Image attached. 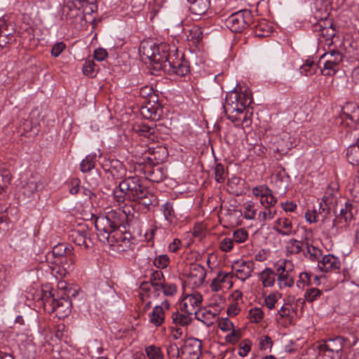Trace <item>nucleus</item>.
<instances>
[{
  "instance_id": "obj_11",
  "label": "nucleus",
  "mask_w": 359,
  "mask_h": 359,
  "mask_svg": "<svg viewBox=\"0 0 359 359\" xmlns=\"http://www.w3.org/2000/svg\"><path fill=\"white\" fill-rule=\"evenodd\" d=\"M225 23L231 32H241L253 23V16L250 11L241 10L229 16Z\"/></svg>"
},
{
  "instance_id": "obj_61",
  "label": "nucleus",
  "mask_w": 359,
  "mask_h": 359,
  "mask_svg": "<svg viewBox=\"0 0 359 359\" xmlns=\"http://www.w3.org/2000/svg\"><path fill=\"white\" fill-rule=\"evenodd\" d=\"M231 333L225 337L226 342L231 344H236L241 337L240 330H235L234 327L230 330Z\"/></svg>"
},
{
  "instance_id": "obj_25",
  "label": "nucleus",
  "mask_w": 359,
  "mask_h": 359,
  "mask_svg": "<svg viewBox=\"0 0 359 359\" xmlns=\"http://www.w3.org/2000/svg\"><path fill=\"white\" fill-rule=\"evenodd\" d=\"M289 180L290 176L285 169L282 166L278 167L273 176V183L279 189H281V195L285 194Z\"/></svg>"
},
{
  "instance_id": "obj_45",
  "label": "nucleus",
  "mask_w": 359,
  "mask_h": 359,
  "mask_svg": "<svg viewBox=\"0 0 359 359\" xmlns=\"http://www.w3.org/2000/svg\"><path fill=\"white\" fill-rule=\"evenodd\" d=\"M317 65L313 59H307L300 67L302 74L309 76L313 75L317 71Z\"/></svg>"
},
{
  "instance_id": "obj_1",
  "label": "nucleus",
  "mask_w": 359,
  "mask_h": 359,
  "mask_svg": "<svg viewBox=\"0 0 359 359\" xmlns=\"http://www.w3.org/2000/svg\"><path fill=\"white\" fill-rule=\"evenodd\" d=\"M148 150L150 156L144 157L143 161L138 162L135 170L142 172L149 181L160 183L167 175L166 170L160 165L167 156V150L162 147H149Z\"/></svg>"
},
{
  "instance_id": "obj_14",
  "label": "nucleus",
  "mask_w": 359,
  "mask_h": 359,
  "mask_svg": "<svg viewBox=\"0 0 359 359\" xmlns=\"http://www.w3.org/2000/svg\"><path fill=\"white\" fill-rule=\"evenodd\" d=\"M347 161L353 166H359V139L355 144L350 145L346 151ZM353 197H359V175L353 179V183L348 187Z\"/></svg>"
},
{
  "instance_id": "obj_50",
  "label": "nucleus",
  "mask_w": 359,
  "mask_h": 359,
  "mask_svg": "<svg viewBox=\"0 0 359 359\" xmlns=\"http://www.w3.org/2000/svg\"><path fill=\"white\" fill-rule=\"evenodd\" d=\"M313 274L309 272H302L299 275L297 281V286L299 289H304L306 286L310 285L312 283Z\"/></svg>"
},
{
  "instance_id": "obj_35",
  "label": "nucleus",
  "mask_w": 359,
  "mask_h": 359,
  "mask_svg": "<svg viewBox=\"0 0 359 359\" xmlns=\"http://www.w3.org/2000/svg\"><path fill=\"white\" fill-rule=\"evenodd\" d=\"M96 0H69L67 1V7L68 8H81L83 9V13H90L93 11L94 8L95 7L93 5V3Z\"/></svg>"
},
{
  "instance_id": "obj_53",
  "label": "nucleus",
  "mask_w": 359,
  "mask_h": 359,
  "mask_svg": "<svg viewBox=\"0 0 359 359\" xmlns=\"http://www.w3.org/2000/svg\"><path fill=\"white\" fill-rule=\"evenodd\" d=\"M244 217L247 219H255L257 215V210L255 204L250 201L244 204Z\"/></svg>"
},
{
  "instance_id": "obj_48",
  "label": "nucleus",
  "mask_w": 359,
  "mask_h": 359,
  "mask_svg": "<svg viewBox=\"0 0 359 359\" xmlns=\"http://www.w3.org/2000/svg\"><path fill=\"white\" fill-rule=\"evenodd\" d=\"M323 295V292L316 287H310L304 293V301L309 303L318 300Z\"/></svg>"
},
{
  "instance_id": "obj_27",
  "label": "nucleus",
  "mask_w": 359,
  "mask_h": 359,
  "mask_svg": "<svg viewBox=\"0 0 359 359\" xmlns=\"http://www.w3.org/2000/svg\"><path fill=\"white\" fill-rule=\"evenodd\" d=\"M259 280L264 287H270L274 285L276 281V264L274 269L266 267L259 274Z\"/></svg>"
},
{
  "instance_id": "obj_19",
  "label": "nucleus",
  "mask_w": 359,
  "mask_h": 359,
  "mask_svg": "<svg viewBox=\"0 0 359 359\" xmlns=\"http://www.w3.org/2000/svg\"><path fill=\"white\" fill-rule=\"evenodd\" d=\"M206 276L205 269L199 264H193L190 266L188 281L194 287H198L203 285Z\"/></svg>"
},
{
  "instance_id": "obj_23",
  "label": "nucleus",
  "mask_w": 359,
  "mask_h": 359,
  "mask_svg": "<svg viewBox=\"0 0 359 359\" xmlns=\"http://www.w3.org/2000/svg\"><path fill=\"white\" fill-rule=\"evenodd\" d=\"M232 278L233 274L230 273H227L225 271H219L216 277L213 278L212 283L210 285L212 291L218 292L225 285H229V287L232 286Z\"/></svg>"
},
{
  "instance_id": "obj_56",
  "label": "nucleus",
  "mask_w": 359,
  "mask_h": 359,
  "mask_svg": "<svg viewBox=\"0 0 359 359\" xmlns=\"http://www.w3.org/2000/svg\"><path fill=\"white\" fill-rule=\"evenodd\" d=\"M248 237V232L244 229H238L233 231L232 240L233 243H241L245 242Z\"/></svg>"
},
{
  "instance_id": "obj_49",
  "label": "nucleus",
  "mask_w": 359,
  "mask_h": 359,
  "mask_svg": "<svg viewBox=\"0 0 359 359\" xmlns=\"http://www.w3.org/2000/svg\"><path fill=\"white\" fill-rule=\"evenodd\" d=\"M339 63L323 62V67L321 69V74L325 76H332L339 70Z\"/></svg>"
},
{
  "instance_id": "obj_29",
  "label": "nucleus",
  "mask_w": 359,
  "mask_h": 359,
  "mask_svg": "<svg viewBox=\"0 0 359 359\" xmlns=\"http://www.w3.org/2000/svg\"><path fill=\"white\" fill-rule=\"evenodd\" d=\"M323 200L325 202V205H323L321 203L319 205V212L317 213L316 210H313V211H307L305 213V218L306 220L309 223H316L317 222L318 217L320 215L325 213L324 215H323V217H325L326 215L329 213L330 208L327 207V198H325L324 196Z\"/></svg>"
},
{
  "instance_id": "obj_36",
  "label": "nucleus",
  "mask_w": 359,
  "mask_h": 359,
  "mask_svg": "<svg viewBox=\"0 0 359 359\" xmlns=\"http://www.w3.org/2000/svg\"><path fill=\"white\" fill-rule=\"evenodd\" d=\"M203 37L201 27L194 25L191 27L187 35V41L196 47L200 43Z\"/></svg>"
},
{
  "instance_id": "obj_12",
  "label": "nucleus",
  "mask_w": 359,
  "mask_h": 359,
  "mask_svg": "<svg viewBox=\"0 0 359 359\" xmlns=\"http://www.w3.org/2000/svg\"><path fill=\"white\" fill-rule=\"evenodd\" d=\"M105 241H100L103 243H108L117 252H125L132 248V236L129 232L116 231L111 233H107Z\"/></svg>"
},
{
  "instance_id": "obj_40",
  "label": "nucleus",
  "mask_w": 359,
  "mask_h": 359,
  "mask_svg": "<svg viewBox=\"0 0 359 359\" xmlns=\"http://www.w3.org/2000/svg\"><path fill=\"white\" fill-rule=\"evenodd\" d=\"M217 315V313L215 312L205 309L203 311H198V313H196L195 317L197 320L203 322L207 326H210L213 324L214 319Z\"/></svg>"
},
{
  "instance_id": "obj_38",
  "label": "nucleus",
  "mask_w": 359,
  "mask_h": 359,
  "mask_svg": "<svg viewBox=\"0 0 359 359\" xmlns=\"http://www.w3.org/2000/svg\"><path fill=\"white\" fill-rule=\"evenodd\" d=\"M305 240L302 241H297L296 239L289 240L285 246V251L287 256L291 255H297L301 251L304 250Z\"/></svg>"
},
{
  "instance_id": "obj_13",
  "label": "nucleus",
  "mask_w": 359,
  "mask_h": 359,
  "mask_svg": "<svg viewBox=\"0 0 359 359\" xmlns=\"http://www.w3.org/2000/svg\"><path fill=\"white\" fill-rule=\"evenodd\" d=\"M292 264L289 260H283L276 264V282L280 290L292 287L294 284L292 276Z\"/></svg>"
},
{
  "instance_id": "obj_5",
  "label": "nucleus",
  "mask_w": 359,
  "mask_h": 359,
  "mask_svg": "<svg viewBox=\"0 0 359 359\" xmlns=\"http://www.w3.org/2000/svg\"><path fill=\"white\" fill-rule=\"evenodd\" d=\"M139 50L140 54L149 59L155 69H160L167 52L170 50V46L165 43L156 44L152 41L146 40L142 41Z\"/></svg>"
},
{
  "instance_id": "obj_57",
  "label": "nucleus",
  "mask_w": 359,
  "mask_h": 359,
  "mask_svg": "<svg viewBox=\"0 0 359 359\" xmlns=\"http://www.w3.org/2000/svg\"><path fill=\"white\" fill-rule=\"evenodd\" d=\"M226 174L224 167L222 163H217L215 168V179L218 183H223L226 179Z\"/></svg>"
},
{
  "instance_id": "obj_4",
  "label": "nucleus",
  "mask_w": 359,
  "mask_h": 359,
  "mask_svg": "<svg viewBox=\"0 0 359 359\" xmlns=\"http://www.w3.org/2000/svg\"><path fill=\"white\" fill-rule=\"evenodd\" d=\"M46 260L52 264H62L64 270L63 275L74 269L75 256L73 247L67 243H60L55 245L52 251L46 255ZM60 275H62L60 273Z\"/></svg>"
},
{
  "instance_id": "obj_18",
  "label": "nucleus",
  "mask_w": 359,
  "mask_h": 359,
  "mask_svg": "<svg viewBox=\"0 0 359 359\" xmlns=\"http://www.w3.org/2000/svg\"><path fill=\"white\" fill-rule=\"evenodd\" d=\"M255 269L252 261H237L232 266L235 276L242 281H245L251 276Z\"/></svg>"
},
{
  "instance_id": "obj_63",
  "label": "nucleus",
  "mask_w": 359,
  "mask_h": 359,
  "mask_svg": "<svg viewBox=\"0 0 359 359\" xmlns=\"http://www.w3.org/2000/svg\"><path fill=\"white\" fill-rule=\"evenodd\" d=\"M259 201L264 208L274 207L278 202L277 198L273 196V193L267 196L261 198Z\"/></svg>"
},
{
  "instance_id": "obj_24",
  "label": "nucleus",
  "mask_w": 359,
  "mask_h": 359,
  "mask_svg": "<svg viewBox=\"0 0 359 359\" xmlns=\"http://www.w3.org/2000/svg\"><path fill=\"white\" fill-rule=\"evenodd\" d=\"M156 124L149 126L144 123L135 124L133 130L138 135L147 138L151 142H154L157 138Z\"/></svg>"
},
{
  "instance_id": "obj_3",
  "label": "nucleus",
  "mask_w": 359,
  "mask_h": 359,
  "mask_svg": "<svg viewBox=\"0 0 359 359\" xmlns=\"http://www.w3.org/2000/svg\"><path fill=\"white\" fill-rule=\"evenodd\" d=\"M128 219L125 210L120 208L111 209L105 212L104 215L99 216L95 221V226L97 231V237L100 241H105L107 233L118 231L121 226L124 227V224Z\"/></svg>"
},
{
  "instance_id": "obj_60",
  "label": "nucleus",
  "mask_w": 359,
  "mask_h": 359,
  "mask_svg": "<svg viewBox=\"0 0 359 359\" xmlns=\"http://www.w3.org/2000/svg\"><path fill=\"white\" fill-rule=\"evenodd\" d=\"M217 323L219 328L223 332H228L232 330L233 323L228 318H218Z\"/></svg>"
},
{
  "instance_id": "obj_42",
  "label": "nucleus",
  "mask_w": 359,
  "mask_h": 359,
  "mask_svg": "<svg viewBox=\"0 0 359 359\" xmlns=\"http://www.w3.org/2000/svg\"><path fill=\"white\" fill-rule=\"evenodd\" d=\"M191 315L192 314H189L186 312L184 313H180V312L177 311V312L172 313V321L174 323H175L177 325H180L182 326H187L191 323V320H192Z\"/></svg>"
},
{
  "instance_id": "obj_51",
  "label": "nucleus",
  "mask_w": 359,
  "mask_h": 359,
  "mask_svg": "<svg viewBox=\"0 0 359 359\" xmlns=\"http://www.w3.org/2000/svg\"><path fill=\"white\" fill-rule=\"evenodd\" d=\"M81 8H76V7L68 8L67 3L63 8V13L65 15L67 19L74 20L78 16L81 15V14L85 13H83V11H81Z\"/></svg>"
},
{
  "instance_id": "obj_17",
  "label": "nucleus",
  "mask_w": 359,
  "mask_h": 359,
  "mask_svg": "<svg viewBox=\"0 0 359 359\" xmlns=\"http://www.w3.org/2000/svg\"><path fill=\"white\" fill-rule=\"evenodd\" d=\"M202 300L203 297L198 292L187 294L182 301L181 309L189 314L196 315L201 306Z\"/></svg>"
},
{
  "instance_id": "obj_8",
  "label": "nucleus",
  "mask_w": 359,
  "mask_h": 359,
  "mask_svg": "<svg viewBox=\"0 0 359 359\" xmlns=\"http://www.w3.org/2000/svg\"><path fill=\"white\" fill-rule=\"evenodd\" d=\"M335 123L347 128L355 130L359 123V108L355 102H346L341 108L340 114L335 118Z\"/></svg>"
},
{
  "instance_id": "obj_21",
  "label": "nucleus",
  "mask_w": 359,
  "mask_h": 359,
  "mask_svg": "<svg viewBox=\"0 0 359 359\" xmlns=\"http://www.w3.org/2000/svg\"><path fill=\"white\" fill-rule=\"evenodd\" d=\"M133 202L144 206L147 210H150L158 204L156 196L151 192L147 187L144 190V194H140Z\"/></svg>"
},
{
  "instance_id": "obj_54",
  "label": "nucleus",
  "mask_w": 359,
  "mask_h": 359,
  "mask_svg": "<svg viewBox=\"0 0 359 359\" xmlns=\"http://www.w3.org/2000/svg\"><path fill=\"white\" fill-rule=\"evenodd\" d=\"M252 193L255 196L259 197L261 198L270 195L273 191L266 185H260L253 187Z\"/></svg>"
},
{
  "instance_id": "obj_39",
  "label": "nucleus",
  "mask_w": 359,
  "mask_h": 359,
  "mask_svg": "<svg viewBox=\"0 0 359 359\" xmlns=\"http://www.w3.org/2000/svg\"><path fill=\"white\" fill-rule=\"evenodd\" d=\"M43 187L39 180L35 179L29 180L22 187V193L27 197L32 196L36 191H39Z\"/></svg>"
},
{
  "instance_id": "obj_55",
  "label": "nucleus",
  "mask_w": 359,
  "mask_h": 359,
  "mask_svg": "<svg viewBox=\"0 0 359 359\" xmlns=\"http://www.w3.org/2000/svg\"><path fill=\"white\" fill-rule=\"evenodd\" d=\"M11 175L8 171H3L0 173V195L5 191L11 183Z\"/></svg>"
},
{
  "instance_id": "obj_28",
  "label": "nucleus",
  "mask_w": 359,
  "mask_h": 359,
  "mask_svg": "<svg viewBox=\"0 0 359 359\" xmlns=\"http://www.w3.org/2000/svg\"><path fill=\"white\" fill-rule=\"evenodd\" d=\"M189 3V11L196 16H201L206 13L210 7V0H187Z\"/></svg>"
},
{
  "instance_id": "obj_7",
  "label": "nucleus",
  "mask_w": 359,
  "mask_h": 359,
  "mask_svg": "<svg viewBox=\"0 0 359 359\" xmlns=\"http://www.w3.org/2000/svg\"><path fill=\"white\" fill-rule=\"evenodd\" d=\"M251 102L252 97L247 89L244 91L233 90L227 93L223 107L226 113L242 114Z\"/></svg>"
},
{
  "instance_id": "obj_43",
  "label": "nucleus",
  "mask_w": 359,
  "mask_h": 359,
  "mask_svg": "<svg viewBox=\"0 0 359 359\" xmlns=\"http://www.w3.org/2000/svg\"><path fill=\"white\" fill-rule=\"evenodd\" d=\"M324 60V62L341 63L343 61V55L336 50H333L330 52L325 53L320 59V62Z\"/></svg>"
},
{
  "instance_id": "obj_22",
  "label": "nucleus",
  "mask_w": 359,
  "mask_h": 359,
  "mask_svg": "<svg viewBox=\"0 0 359 359\" xmlns=\"http://www.w3.org/2000/svg\"><path fill=\"white\" fill-rule=\"evenodd\" d=\"M341 263L339 259L333 255L329 254L323 257L322 259L318 261V266L323 272H330L339 269Z\"/></svg>"
},
{
  "instance_id": "obj_47",
  "label": "nucleus",
  "mask_w": 359,
  "mask_h": 359,
  "mask_svg": "<svg viewBox=\"0 0 359 359\" xmlns=\"http://www.w3.org/2000/svg\"><path fill=\"white\" fill-rule=\"evenodd\" d=\"M276 215V210L274 207L264 208V210H262L258 213L257 219L259 222L264 223L267 220L273 219Z\"/></svg>"
},
{
  "instance_id": "obj_6",
  "label": "nucleus",
  "mask_w": 359,
  "mask_h": 359,
  "mask_svg": "<svg viewBox=\"0 0 359 359\" xmlns=\"http://www.w3.org/2000/svg\"><path fill=\"white\" fill-rule=\"evenodd\" d=\"M160 69L180 76H184L189 72V62L184 59L183 55L180 54L174 46H170V50L167 52Z\"/></svg>"
},
{
  "instance_id": "obj_33",
  "label": "nucleus",
  "mask_w": 359,
  "mask_h": 359,
  "mask_svg": "<svg viewBox=\"0 0 359 359\" xmlns=\"http://www.w3.org/2000/svg\"><path fill=\"white\" fill-rule=\"evenodd\" d=\"M13 28L12 25H8L5 22H0V45L5 46L15 39H13Z\"/></svg>"
},
{
  "instance_id": "obj_58",
  "label": "nucleus",
  "mask_w": 359,
  "mask_h": 359,
  "mask_svg": "<svg viewBox=\"0 0 359 359\" xmlns=\"http://www.w3.org/2000/svg\"><path fill=\"white\" fill-rule=\"evenodd\" d=\"M163 290L164 295L167 297L174 296L177 291V287L175 284L171 283H166L165 281L160 287Z\"/></svg>"
},
{
  "instance_id": "obj_34",
  "label": "nucleus",
  "mask_w": 359,
  "mask_h": 359,
  "mask_svg": "<svg viewBox=\"0 0 359 359\" xmlns=\"http://www.w3.org/2000/svg\"><path fill=\"white\" fill-rule=\"evenodd\" d=\"M304 248L306 249V250H303L305 257H309L313 262L319 261L322 256L321 250L312 245L307 238L305 239Z\"/></svg>"
},
{
  "instance_id": "obj_30",
  "label": "nucleus",
  "mask_w": 359,
  "mask_h": 359,
  "mask_svg": "<svg viewBox=\"0 0 359 359\" xmlns=\"http://www.w3.org/2000/svg\"><path fill=\"white\" fill-rule=\"evenodd\" d=\"M186 351L191 356V359H200L202 354L201 341L196 339L189 340L186 345Z\"/></svg>"
},
{
  "instance_id": "obj_64",
  "label": "nucleus",
  "mask_w": 359,
  "mask_h": 359,
  "mask_svg": "<svg viewBox=\"0 0 359 359\" xmlns=\"http://www.w3.org/2000/svg\"><path fill=\"white\" fill-rule=\"evenodd\" d=\"M251 341L249 339L243 340L239 344V352L238 354L244 357L250 352L251 349Z\"/></svg>"
},
{
  "instance_id": "obj_59",
  "label": "nucleus",
  "mask_w": 359,
  "mask_h": 359,
  "mask_svg": "<svg viewBox=\"0 0 359 359\" xmlns=\"http://www.w3.org/2000/svg\"><path fill=\"white\" fill-rule=\"evenodd\" d=\"M170 263V259L167 255L157 256L153 261L154 265L158 269H165Z\"/></svg>"
},
{
  "instance_id": "obj_44",
  "label": "nucleus",
  "mask_w": 359,
  "mask_h": 359,
  "mask_svg": "<svg viewBox=\"0 0 359 359\" xmlns=\"http://www.w3.org/2000/svg\"><path fill=\"white\" fill-rule=\"evenodd\" d=\"M163 273L161 271H154L150 277L149 283L155 289L158 291L160 287L165 282Z\"/></svg>"
},
{
  "instance_id": "obj_31",
  "label": "nucleus",
  "mask_w": 359,
  "mask_h": 359,
  "mask_svg": "<svg viewBox=\"0 0 359 359\" xmlns=\"http://www.w3.org/2000/svg\"><path fill=\"white\" fill-rule=\"evenodd\" d=\"M253 32L257 37H267L272 32V26L266 20L262 19L253 26Z\"/></svg>"
},
{
  "instance_id": "obj_41",
  "label": "nucleus",
  "mask_w": 359,
  "mask_h": 359,
  "mask_svg": "<svg viewBox=\"0 0 359 359\" xmlns=\"http://www.w3.org/2000/svg\"><path fill=\"white\" fill-rule=\"evenodd\" d=\"M165 219L170 224L175 222L176 219V214L174 210L172 203L167 201L161 206Z\"/></svg>"
},
{
  "instance_id": "obj_62",
  "label": "nucleus",
  "mask_w": 359,
  "mask_h": 359,
  "mask_svg": "<svg viewBox=\"0 0 359 359\" xmlns=\"http://www.w3.org/2000/svg\"><path fill=\"white\" fill-rule=\"evenodd\" d=\"M264 313L261 309L254 308L249 311V318L252 323H259L263 318Z\"/></svg>"
},
{
  "instance_id": "obj_32",
  "label": "nucleus",
  "mask_w": 359,
  "mask_h": 359,
  "mask_svg": "<svg viewBox=\"0 0 359 359\" xmlns=\"http://www.w3.org/2000/svg\"><path fill=\"white\" fill-rule=\"evenodd\" d=\"M104 168L106 171L110 172L114 177L121 178L125 175L126 170L123 163L116 159H111L109 161V165L105 164Z\"/></svg>"
},
{
  "instance_id": "obj_26",
  "label": "nucleus",
  "mask_w": 359,
  "mask_h": 359,
  "mask_svg": "<svg viewBox=\"0 0 359 359\" xmlns=\"http://www.w3.org/2000/svg\"><path fill=\"white\" fill-rule=\"evenodd\" d=\"M273 229L278 234L282 236H290L293 233V224L292 221L286 217H280L276 219Z\"/></svg>"
},
{
  "instance_id": "obj_46",
  "label": "nucleus",
  "mask_w": 359,
  "mask_h": 359,
  "mask_svg": "<svg viewBox=\"0 0 359 359\" xmlns=\"http://www.w3.org/2000/svg\"><path fill=\"white\" fill-rule=\"evenodd\" d=\"M96 154H90L86 156L80 163V170L83 172H90L95 165Z\"/></svg>"
},
{
  "instance_id": "obj_16",
  "label": "nucleus",
  "mask_w": 359,
  "mask_h": 359,
  "mask_svg": "<svg viewBox=\"0 0 359 359\" xmlns=\"http://www.w3.org/2000/svg\"><path fill=\"white\" fill-rule=\"evenodd\" d=\"M90 235L88 227L84 225L80 226L79 229H72L69 238L75 245L87 250L93 245Z\"/></svg>"
},
{
  "instance_id": "obj_15",
  "label": "nucleus",
  "mask_w": 359,
  "mask_h": 359,
  "mask_svg": "<svg viewBox=\"0 0 359 359\" xmlns=\"http://www.w3.org/2000/svg\"><path fill=\"white\" fill-rule=\"evenodd\" d=\"M152 97V100H148L140 108V114L146 119L158 121L163 115V109L158 102L157 95H153Z\"/></svg>"
},
{
  "instance_id": "obj_20",
  "label": "nucleus",
  "mask_w": 359,
  "mask_h": 359,
  "mask_svg": "<svg viewBox=\"0 0 359 359\" xmlns=\"http://www.w3.org/2000/svg\"><path fill=\"white\" fill-rule=\"evenodd\" d=\"M358 207L354 203L346 201L344 206L340 209L339 215L333 219V226H337V222H341V220H344L346 223L351 222L358 213Z\"/></svg>"
},
{
  "instance_id": "obj_37",
  "label": "nucleus",
  "mask_w": 359,
  "mask_h": 359,
  "mask_svg": "<svg viewBox=\"0 0 359 359\" xmlns=\"http://www.w3.org/2000/svg\"><path fill=\"white\" fill-rule=\"evenodd\" d=\"M149 322L156 327L161 326L165 320V312L161 306H156L149 315Z\"/></svg>"
},
{
  "instance_id": "obj_10",
  "label": "nucleus",
  "mask_w": 359,
  "mask_h": 359,
  "mask_svg": "<svg viewBox=\"0 0 359 359\" xmlns=\"http://www.w3.org/2000/svg\"><path fill=\"white\" fill-rule=\"evenodd\" d=\"M118 188L126 193L128 201H133L140 194H144L147 187L143 184L140 176L133 175L125 177L120 181Z\"/></svg>"
},
{
  "instance_id": "obj_2",
  "label": "nucleus",
  "mask_w": 359,
  "mask_h": 359,
  "mask_svg": "<svg viewBox=\"0 0 359 359\" xmlns=\"http://www.w3.org/2000/svg\"><path fill=\"white\" fill-rule=\"evenodd\" d=\"M315 22L311 21L313 25V31L317 33L316 36L320 40L323 38L325 41L331 40L335 36V29L330 15V3L327 0H313L311 6Z\"/></svg>"
},
{
  "instance_id": "obj_52",
  "label": "nucleus",
  "mask_w": 359,
  "mask_h": 359,
  "mask_svg": "<svg viewBox=\"0 0 359 359\" xmlns=\"http://www.w3.org/2000/svg\"><path fill=\"white\" fill-rule=\"evenodd\" d=\"M147 355L150 359H163V354L161 348L155 345H150L145 348Z\"/></svg>"
},
{
  "instance_id": "obj_9",
  "label": "nucleus",
  "mask_w": 359,
  "mask_h": 359,
  "mask_svg": "<svg viewBox=\"0 0 359 359\" xmlns=\"http://www.w3.org/2000/svg\"><path fill=\"white\" fill-rule=\"evenodd\" d=\"M43 306L48 312H55L59 318L67 317L71 312V301L66 297H61L58 299L54 297V294L49 292L43 297Z\"/></svg>"
}]
</instances>
